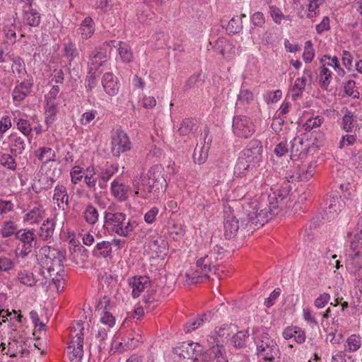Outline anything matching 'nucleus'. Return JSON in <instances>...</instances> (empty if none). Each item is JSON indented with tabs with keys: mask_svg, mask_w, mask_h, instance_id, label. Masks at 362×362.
Segmentation results:
<instances>
[{
	"mask_svg": "<svg viewBox=\"0 0 362 362\" xmlns=\"http://www.w3.org/2000/svg\"><path fill=\"white\" fill-rule=\"evenodd\" d=\"M64 273H65L64 271L63 272H59V273L54 272V273H52L53 276H49L51 279L50 281H52V283L53 284L55 285L56 288L58 292L62 291L64 288V285H65V280L64 279Z\"/></svg>",
	"mask_w": 362,
	"mask_h": 362,
	"instance_id": "47",
	"label": "nucleus"
},
{
	"mask_svg": "<svg viewBox=\"0 0 362 362\" xmlns=\"http://www.w3.org/2000/svg\"><path fill=\"white\" fill-rule=\"evenodd\" d=\"M350 247L353 251H356L362 247V228L354 235Z\"/></svg>",
	"mask_w": 362,
	"mask_h": 362,
	"instance_id": "59",
	"label": "nucleus"
},
{
	"mask_svg": "<svg viewBox=\"0 0 362 362\" xmlns=\"http://www.w3.org/2000/svg\"><path fill=\"white\" fill-rule=\"evenodd\" d=\"M0 163L6 168L12 170H15L17 167L15 159L8 153H2L0 156Z\"/></svg>",
	"mask_w": 362,
	"mask_h": 362,
	"instance_id": "49",
	"label": "nucleus"
},
{
	"mask_svg": "<svg viewBox=\"0 0 362 362\" xmlns=\"http://www.w3.org/2000/svg\"><path fill=\"white\" fill-rule=\"evenodd\" d=\"M261 201L264 207L268 206L267 214L275 215L278 213V209L279 206V200L277 197V192H272L269 194H262L260 197Z\"/></svg>",
	"mask_w": 362,
	"mask_h": 362,
	"instance_id": "18",
	"label": "nucleus"
},
{
	"mask_svg": "<svg viewBox=\"0 0 362 362\" xmlns=\"http://www.w3.org/2000/svg\"><path fill=\"white\" fill-rule=\"evenodd\" d=\"M254 100V95L248 89L241 88L238 95L237 105H248Z\"/></svg>",
	"mask_w": 362,
	"mask_h": 362,
	"instance_id": "45",
	"label": "nucleus"
},
{
	"mask_svg": "<svg viewBox=\"0 0 362 362\" xmlns=\"http://www.w3.org/2000/svg\"><path fill=\"white\" fill-rule=\"evenodd\" d=\"M55 223L52 218H47L43 221L39 230V235L43 240L50 238L54 231Z\"/></svg>",
	"mask_w": 362,
	"mask_h": 362,
	"instance_id": "28",
	"label": "nucleus"
},
{
	"mask_svg": "<svg viewBox=\"0 0 362 362\" xmlns=\"http://www.w3.org/2000/svg\"><path fill=\"white\" fill-rule=\"evenodd\" d=\"M347 348L350 351H355L361 346V338L355 334L351 335L346 340Z\"/></svg>",
	"mask_w": 362,
	"mask_h": 362,
	"instance_id": "55",
	"label": "nucleus"
},
{
	"mask_svg": "<svg viewBox=\"0 0 362 362\" xmlns=\"http://www.w3.org/2000/svg\"><path fill=\"white\" fill-rule=\"evenodd\" d=\"M64 53L69 62V66H71L72 61L78 57L79 54L76 45L71 42L64 45Z\"/></svg>",
	"mask_w": 362,
	"mask_h": 362,
	"instance_id": "41",
	"label": "nucleus"
},
{
	"mask_svg": "<svg viewBox=\"0 0 362 362\" xmlns=\"http://www.w3.org/2000/svg\"><path fill=\"white\" fill-rule=\"evenodd\" d=\"M17 279L21 284L28 286H33L37 282L33 274L27 270L18 272Z\"/></svg>",
	"mask_w": 362,
	"mask_h": 362,
	"instance_id": "36",
	"label": "nucleus"
},
{
	"mask_svg": "<svg viewBox=\"0 0 362 362\" xmlns=\"http://www.w3.org/2000/svg\"><path fill=\"white\" fill-rule=\"evenodd\" d=\"M208 148L204 146L197 145L193 153V159L195 163L201 165L204 163L208 157Z\"/></svg>",
	"mask_w": 362,
	"mask_h": 362,
	"instance_id": "38",
	"label": "nucleus"
},
{
	"mask_svg": "<svg viewBox=\"0 0 362 362\" xmlns=\"http://www.w3.org/2000/svg\"><path fill=\"white\" fill-rule=\"evenodd\" d=\"M12 61V69L13 72L16 71L20 77L26 74L25 63L20 57H13Z\"/></svg>",
	"mask_w": 362,
	"mask_h": 362,
	"instance_id": "50",
	"label": "nucleus"
},
{
	"mask_svg": "<svg viewBox=\"0 0 362 362\" xmlns=\"http://www.w3.org/2000/svg\"><path fill=\"white\" fill-rule=\"evenodd\" d=\"M126 221V215L122 212H105V223L111 226L112 231L120 236L127 237L134 230V224Z\"/></svg>",
	"mask_w": 362,
	"mask_h": 362,
	"instance_id": "5",
	"label": "nucleus"
},
{
	"mask_svg": "<svg viewBox=\"0 0 362 362\" xmlns=\"http://www.w3.org/2000/svg\"><path fill=\"white\" fill-rule=\"evenodd\" d=\"M93 169H86V174L84 175V182L89 188H95L96 185V179L93 177Z\"/></svg>",
	"mask_w": 362,
	"mask_h": 362,
	"instance_id": "63",
	"label": "nucleus"
},
{
	"mask_svg": "<svg viewBox=\"0 0 362 362\" xmlns=\"http://www.w3.org/2000/svg\"><path fill=\"white\" fill-rule=\"evenodd\" d=\"M117 170L118 166L117 165L107 163L100 168L98 177L105 182L109 180Z\"/></svg>",
	"mask_w": 362,
	"mask_h": 362,
	"instance_id": "35",
	"label": "nucleus"
},
{
	"mask_svg": "<svg viewBox=\"0 0 362 362\" xmlns=\"http://www.w3.org/2000/svg\"><path fill=\"white\" fill-rule=\"evenodd\" d=\"M211 317V312L208 311L203 313L202 315L198 316L196 319L192 320L187 322L185 325V331L190 332L192 330L197 329L205 322H209Z\"/></svg>",
	"mask_w": 362,
	"mask_h": 362,
	"instance_id": "24",
	"label": "nucleus"
},
{
	"mask_svg": "<svg viewBox=\"0 0 362 362\" xmlns=\"http://www.w3.org/2000/svg\"><path fill=\"white\" fill-rule=\"evenodd\" d=\"M109 305V299L107 297H103L99 300L97 305V309L98 311L101 310L103 314L100 318L101 322L108 325V327H112L115 323V320L112 313L107 310V306Z\"/></svg>",
	"mask_w": 362,
	"mask_h": 362,
	"instance_id": "17",
	"label": "nucleus"
},
{
	"mask_svg": "<svg viewBox=\"0 0 362 362\" xmlns=\"http://www.w3.org/2000/svg\"><path fill=\"white\" fill-rule=\"evenodd\" d=\"M85 221L90 225L95 224L98 220V212L93 205L86 206L83 212Z\"/></svg>",
	"mask_w": 362,
	"mask_h": 362,
	"instance_id": "40",
	"label": "nucleus"
},
{
	"mask_svg": "<svg viewBox=\"0 0 362 362\" xmlns=\"http://www.w3.org/2000/svg\"><path fill=\"white\" fill-rule=\"evenodd\" d=\"M10 139L13 142L10 149L11 153L16 156L21 154L26 146L25 138L16 134H11Z\"/></svg>",
	"mask_w": 362,
	"mask_h": 362,
	"instance_id": "27",
	"label": "nucleus"
},
{
	"mask_svg": "<svg viewBox=\"0 0 362 362\" xmlns=\"http://www.w3.org/2000/svg\"><path fill=\"white\" fill-rule=\"evenodd\" d=\"M257 354L260 358L279 356V349L276 341L267 332H263L256 341Z\"/></svg>",
	"mask_w": 362,
	"mask_h": 362,
	"instance_id": "6",
	"label": "nucleus"
},
{
	"mask_svg": "<svg viewBox=\"0 0 362 362\" xmlns=\"http://www.w3.org/2000/svg\"><path fill=\"white\" fill-rule=\"evenodd\" d=\"M150 279L146 276H133L129 280V285L132 288V295L134 298L140 296L142 291L150 286Z\"/></svg>",
	"mask_w": 362,
	"mask_h": 362,
	"instance_id": "14",
	"label": "nucleus"
},
{
	"mask_svg": "<svg viewBox=\"0 0 362 362\" xmlns=\"http://www.w3.org/2000/svg\"><path fill=\"white\" fill-rule=\"evenodd\" d=\"M197 130V125L194 122L189 118H185L182 120L178 132L181 136L189 135V134H194Z\"/></svg>",
	"mask_w": 362,
	"mask_h": 362,
	"instance_id": "34",
	"label": "nucleus"
},
{
	"mask_svg": "<svg viewBox=\"0 0 362 362\" xmlns=\"http://www.w3.org/2000/svg\"><path fill=\"white\" fill-rule=\"evenodd\" d=\"M207 341L213 345L206 351L199 343L184 341L174 348V353L193 362H228L223 345L218 344L214 336H209Z\"/></svg>",
	"mask_w": 362,
	"mask_h": 362,
	"instance_id": "1",
	"label": "nucleus"
},
{
	"mask_svg": "<svg viewBox=\"0 0 362 362\" xmlns=\"http://www.w3.org/2000/svg\"><path fill=\"white\" fill-rule=\"evenodd\" d=\"M35 155L38 159L44 163L55 160V153L49 147L40 148L35 151Z\"/></svg>",
	"mask_w": 362,
	"mask_h": 362,
	"instance_id": "33",
	"label": "nucleus"
},
{
	"mask_svg": "<svg viewBox=\"0 0 362 362\" xmlns=\"http://www.w3.org/2000/svg\"><path fill=\"white\" fill-rule=\"evenodd\" d=\"M78 32L83 40H88L92 37L95 32V23L90 16L86 17L81 22Z\"/></svg>",
	"mask_w": 362,
	"mask_h": 362,
	"instance_id": "23",
	"label": "nucleus"
},
{
	"mask_svg": "<svg viewBox=\"0 0 362 362\" xmlns=\"http://www.w3.org/2000/svg\"><path fill=\"white\" fill-rule=\"evenodd\" d=\"M342 200L337 195L333 196L329 199L327 209L329 213L338 214L341 211L342 207Z\"/></svg>",
	"mask_w": 362,
	"mask_h": 362,
	"instance_id": "46",
	"label": "nucleus"
},
{
	"mask_svg": "<svg viewBox=\"0 0 362 362\" xmlns=\"http://www.w3.org/2000/svg\"><path fill=\"white\" fill-rule=\"evenodd\" d=\"M40 262L49 276H53L52 273L64 272V256L62 252L50 246H44L40 250Z\"/></svg>",
	"mask_w": 362,
	"mask_h": 362,
	"instance_id": "3",
	"label": "nucleus"
},
{
	"mask_svg": "<svg viewBox=\"0 0 362 362\" xmlns=\"http://www.w3.org/2000/svg\"><path fill=\"white\" fill-rule=\"evenodd\" d=\"M214 254L206 255L204 257L199 259L196 263L197 267L205 274V276L207 278H209L207 273L211 272L213 269H214V272L216 273L218 269V265L214 264V261H212V257H214Z\"/></svg>",
	"mask_w": 362,
	"mask_h": 362,
	"instance_id": "21",
	"label": "nucleus"
},
{
	"mask_svg": "<svg viewBox=\"0 0 362 362\" xmlns=\"http://www.w3.org/2000/svg\"><path fill=\"white\" fill-rule=\"evenodd\" d=\"M119 47L118 49L119 54L124 62H130L132 59V53L131 52L130 47L129 45L122 43V42H119Z\"/></svg>",
	"mask_w": 362,
	"mask_h": 362,
	"instance_id": "48",
	"label": "nucleus"
},
{
	"mask_svg": "<svg viewBox=\"0 0 362 362\" xmlns=\"http://www.w3.org/2000/svg\"><path fill=\"white\" fill-rule=\"evenodd\" d=\"M315 56L314 49L313 48V43L310 40L305 42L304 52L303 54V58L305 63H310L312 62Z\"/></svg>",
	"mask_w": 362,
	"mask_h": 362,
	"instance_id": "53",
	"label": "nucleus"
},
{
	"mask_svg": "<svg viewBox=\"0 0 362 362\" xmlns=\"http://www.w3.org/2000/svg\"><path fill=\"white\" fill-rule=\"evenodd\" d=\"M262 146L258 140H251L247 147L240 153L245 159L252 163H258L262 160Z\"/></svg>",
	"mask_w": 362,
	"mask_h": 362,
	"instance_id": "12",
	"label": "nucleus"
},
{
	"mask_svg": "<svg viewBox=\"0 0 362 362\" xmlns=\"http://www.w3.org/2000/svg\"><path fill=\"white\" fill-rule=\"evenodd\" d=\"M16 238L18 240L15 250L16 257H25L37 245V237L32 230L23 228L17 230Z\"/></svg>",
	"mask_w": 362,
	"mask_h": 362,
	"instance_id": "4",
	"label": "nucleus"
},
{
	"mask_svg": "<svg viewBox=\"0 0 362 362\" xmlns=\"http://www.w3.org/2000/svg\"><path fill=\"white\" fill-rule=\"evenodd\" d=\"M323 119L320 117L308 119L303 124L305 131H311L313 129L320 127L322 123Z\"/></svg>",
	"mask_w": 362,
	"mask_h": 362,
	"instance_id": "57",
	"label": "nucleus"
},
{
	"mask_svg": "<svg viewBox=\"0 0 362 362\" xmlns=\"http://www.w3.org/2000/svg\"><path fill=\"white\" fill-rule=\"evenodd\" d=\"M111 189L112 194L120 201H125L127 199L128 187L117 180L112 182Z\"/></svg>",
	"mask_w": 362,
	"mask_h": 362,
	"instance_id": "30",
	"label": "nucleus"
},
{
	"mask_svg": "<svg viewBox=\"0 0 362 362\" xmlns=\"http://www.w3.org/2000/svg\"><path fill=\"white\" fill-rule=\"evenodd\" d=\"M96 338L100 339V344L98 348L100 351L105 350L107 349V344L105 340L107 339V330L104 328H99L96 334Z\"/></svg>",
	"mask_w": 362,
	"mask_h": 362,
	"instance_id": "56",
	"label": "nucleus"
},
{
	"mask_svg": "<svg viewBox=\"0 0 362 362\" xmlns=\"http://www.w3.org/2000/svg\"><path fill=\"white\" fill-rule=\"evenodd\" d=\"M291 143V158L292 160L303 158L305 156L311 145L310 140L299 136L293 138Z\"/></svg>",
	"mask_w": 362,
	"mask_h": 362,
	"instance_id": "10",
	"label": "nucleus"
},
{
	"mask_svg": "<svg viewBox=\"0 0 362 362\" xmlns=\"http://www.w3.org/2000/svg\"><path fill=\"white\" fill-rule=\"evenodd\" d=\"M143 341L140 340V339H136L135 336L132 334H129L127 339L124 340V346L125 349L131 350L134 349L139 346V344H142Z\"/></svg>",
	"mask_w": 362,
	"mask_h": 362,
	"instance_id": "54",
	"label": "nucleus"
},
{
	"mask_svg": "<svg viewBox=\"0 0 362 362\" xmlns=\"http://www.w3.org/2000/svg\"><path fill=\"white\" fill-rule=\"evenodd\" d=\"M71 180L74 184L81 181L84 177V173L79 166H74L71 171Z\"/></svg>",
	"mask_w": 362,
	"mask_h": 362,
	"instance_id": "62",
	"label": "nucleus"
},
{
	"mask_svg": "<svg viewBox=\"0 0 362 362\" xmlns=\"http://www.w3.org/2000/svg\"><path fill=\"white\" fill-rule=\"evenodd\" d=\"M243 213L245 217L241 218V225L247 230H255L267 222V208L264 207L260 197L254 198L243 204Z\"/></svg>",
	"mask_w": 362,
	"mask_h": 362,
	"instance_id": "2",
	"label": "nucleus"
},
{
	"mask_svg": "<svg viewBox=\"0 0 362 362\" xmlns=\"http://www.w3.org/2000/svg\"><path fill=\"white\" fill-rule=\"evenodd\" d=\"M236 327L234 325H224L222 327L219 328L216 332L217 335L220 337L228 338L230 336V332L235 331Z\"/></svg>",
	"mask_w": 362,
	"mask_h": 362,
	"instance_id": "58",
	"label": "nucleus"
},
{
	"mask_svg": "<svg viewBox=\"0 0 362 362\" xmlns=\"http://www.w3.org/2000/svg\"><path fill=\"white\" fill-rule=\"evenodd\" d=\"M25 22L30 26H38L40 23V13L34 9L26 11L24 16Z\"/></svg>",
	"mask_w": 362,
	"mask_h": 362,
	"instance_id": "43",
	"label": "nucleus"
},
{
	"mask_svg": "<svg viewBox=\"0 0 362 362\" xmlns=\"http://www.w3.org/2000/svg\"><path fill=\"white\" fill-rule=\"evenodd\" d=\"M214 49L215 52L224 56L226 50L230 52L233 47L229 40L225 38H218L214 45Z\"/></svg>",
	"mask_w": 362,
	"mask_h": 362,
	"instance_id": "39",
	"label": "nucleus"
},
{
	"mask_svg": "<svg viewBox=\"0 0 362 362\" xmlns=\"http://www.w3.org/2000/svg\"><path fill=\"white\" fill-rule=\"evenodd\" d=\"M255 126L251 119L245 115L233 117V132L238 137L248 138L255 132Z\"/></svg>",
	"mask_w": 362,
	"mask_h": 362,
	"instance_id": "9",
	"label": "nucleus"
},
{
	"mask_svg": "<svg viewBox=\"0 0 362 362\" xmlns=\"http://www.w3.org/2000/svg\"><path fill=\"white\" fill-rule=\"evenodd\" d=\"M112 254V243L110 241H101L96 244L93 255L95 257H109Z\"/></svg>",
	"mask_w": 362,
	"mask_h": 362,
	"instance_id": "25",
	"label": "nucleus"
},
{
	"mask_svg": "<svg viewBox=\"0 0 362 362\" xmlns=\"http://www.w3.org/2000/svg\"><path fill=\"white\" fill-rule=\"evenodd\" d=\"M331 79L332 71L325 66V64H323L321 66V71L320 73V83L321 87L327 90V87L330 84Z\"/></svg>",
	"mask_w": 362,
	"mask_h": 362,
	"instance_id": "42",
	"label": "nucleus"
},
{
	"mask_svg": "<svg viewBox=\"0 0 362 362\" xmlns=\"http://www.w3.org/2000/svg\"><path fill=\"white\" fill-rule=\"evenodd\" d=\"M132 142L126 132L119 128L111 136V152L114 156L119 157L122 153L130 151Z\"/></svg>",
	"mask_w": 362,
	"mask_h": 362,
	"instance_id": "8",
	"label": "nucleus"
},
{
	"mask_svg": "<svg viewBox=\"0 0 362 362\" xmlns=\"http://www.w3.org/2000/svg\"><path fill=\"white\" fill-rule=\"evenodd\" d=\"M157 183L149 179L146 175L141 177L140 182H137L135 185V194L144 198L150 199L158 197L161 194H163L165 189H156ZM159 188H160L159 187Z\"/></svg>",
	"mask_w": 362,
	"mask_h": 362,
	"instance_id": "7",
	"label": "nucleus"
},
{
	"mask_svg": "<svg viewBox=\"0 0 362 362\" xmlns=\"http://www.w3.org/2000/svg\"><path fill=\"white\" fill-rule=\"evenodd\" d=\"M106 52L102 48H97L90 54L88 66L90 73L96 71L106 61Z\"/></svg>",
	"mask_w": 362,
	"mask_h": 362,
	"instance_id": "15",
	"label": "nucleus"
},
{
	"mask_svg": "<svg viewBox=\"0 0 362 362\" xmlns=\"http://www.w3.org/2000/svg\"><path fill=\"white\" fill-rule=\"evenodd\" d=\"M248 337V332H237L232 337V344L237 349H242L245 346V339Z\"/></svg>",
	"mask_w": 362,
	"mask_h": 362,
	"instance_id": "44",
	"label": "nucleus"
},
{
	"mask_svg": "<svg viewBox=\"0 0 362 362\" xmlns=\"http://www.w3.org/2000/svg\"><path fill=\"white\" fill-rule=\"evenodd\" d=\"M362 254L360 252H356L353 255H349L351 269L356 276L362 279Z\"/></svg>",
	"mask_w": 362,
	"mask_h": 362,
	"instance_id": "29",
	"label": "nucleus"
},
{
	"mask_svg": "<svg viewBox=\"0 0 362 362\" xmlns=\"http://www.w3.org/2000/svg\"><path fill=\"white\" fill-rule=\"evenodd\" d=\"M53 199L57 202L59 209L64 211L68 209L69 196L64 185H57L55 187Z\"/></svg>",
	"mask_w": 362,
	"mask_h": 362,
	"instance_id": "20",
	"label": "nucleus"
},
{
	"mask_svg": "<svg viewBox=\"0 0 362 362\" xmlns=\"http://www.w3.org/2000/svg\"><path fill=\"white\" fill-rule=\"evenodd\" d=\"M102 84L105 93L110 96L116 95L119 91V81L112 73H105L102 78Z\"/></svg>",
	"mask_w": 362,
	"mask_h": 362,
	"instance_id": "16",
	"label": "nucleus"
},
{
	"mask_svg": "<svg viewBox=\"0 0 362 362\" xmlns=\"http://www.w3.org/2000/svg\"><path fill=\"white\" fill-rule=\"evenodd\" d=\"M269 10H270L271 16H272L274 22L279 25L281 24V21H282V17H284V14L281 12V11L280 10V8H279L278 7H276L275 6H270Z\"/></svg>",
	"mask_w": 362,
	"mask_h": 362,
	"instance_id": "61",
	"label": "nucleus"
},
{
	"mask_svg": "<svg viewBox=\"0 0 362 362\" xmlns=\"http://www.w3.org/2000/svg\"><path fill=\"white\" fill-rule=\"evenodd\" d=\"M355 115L348 109L346 110L342 118V128L347 132H351L357 125L355 120Z\"/></svg>",
	"mask_w": 362,
	"mask_h": 362,
	"instance_id": "32",
	"label": "nucleus"
},
{
	"mask_svg": "<svg viewBox=\"0 0 362 362\" xmlns=\"http://www.w3.org/2000/svg\"><path fill=\"white\" fill-rule=\"evenodd\" d=\"M45 210L42 205L34 206L27 214L26 220L30 223H38L45 218Z\"/></svg>",
	"mask_w": 362,
	"mask_h": 362,
	"instance_id": "31",
	"label": "nucleus"
},
{
	"mask_svg": "<svg viewBox=\"0 0 362 362\" xmlns=\"http://www.w3.org/2000/svg\"><path fill=\"white\" fill-rule=\"evenodd\" d=\"M77 339H73L67 347V354L71 362H81L83 356L81 334H78Z\"/></svg>",
	"mask_w": 362,
	"mask_h": 362,
	"instance_id": "13",
	"label": "nucleus"
},
{
	"mask_svg": "<svg viewBox=\"0 0 362 362\" xmlns=\"http://www.w3.org/2000/svg\"><path fill=\"white\" fill-rule=\"evenodd\" d=\"M288 182H294L299 181H305L303 178V173L300 174L299 170H296V167L294 168L293 171H290L286 175Z\"/></svg>",
	"mask_w": 362,
	"mask_h": 362,
	"instance_id": "60",
	"label": "nucleus"
},
{
	"mask_svg": "<svg viewBox=\"0 0 362 362\" xmlns=\"http://www.w3.org/2000/svg\"><path fill=\"white\" fill-rule=\"evenodd\" d=\"M33 83L23 81L16 86L13 90V99L15 101H22L30 93Z\"/></svg>",
	"mask_w": 362,
	"mask_h": 362,
	"instance_id": "22",
	"label": "nucleus"
},
{
	"mask_svg": "<svg viewBox=\"0 0 362 362\" xmlns=\"http://www.w3.org/2000/svg\"><path fill=\"white\" fill-rule=\"evenodd\" d=\"M146 176L154 180L157 183L156 189H165L167 187V182L163 176V169L161 165H156L151 167L147 174Z\"/></svg>",
	"mask_w": 362,
	"mask_h": 362,
	"instance_id": "19",
	"label": "nucleus"
},
{
	"mask_svg": "<svg viewBox=\"0 0 362 362\" xmlns=\"http://www.w3.org/2000/svg\"><path fill=\"white\" fill-rule=\"evenodd\" d=\"M17 227L15 222L12 221H6L1 229V235L4 238H8L15 234L16 231Z\"/></svg>",
	"mask_w": 362,
	"mask_h": 362,
	"instance_id": "52",
	"label": "nucleus"
},
{
	"mask_svg": "<svg viewBox=\"0 0 362 362\" xmlns=\"http://www.w3.org/2000/svg\"><path fill=\"white\" fill-rule=\"evenodd\" d=\"M252 164L240 155L234 168V175L237 177L245 176L252 168Z\"/></svg>",
	"mask_w": 362,
	"mask_h": 362,
	"instance_id": "26",
	"label": "nucleus"
},
{
	"mask_svg": "<svg viewBox=\"0 0 362 362\" xmlns=\"http://www.w3.org/2000/svg\"><path fill=\"white\" fill-rule=\"evenodd\" d=\"M245 16L246 15L243 13L240 17L232 18L228 23L226 30L233 35L240 33L243 29L241 19Z\"/></svg>",
	"mask_w": 362,
	"mask_h": 362,
	"instance_id": "37",
	"label": "nucleus"
},
{
	"mask_svg": "<svg viewBox=\"0 0 362 362\" xmlns=\"http://www.w3.org/2000/svg\"><path fill=\"white\" fill-rule=\"evenodd\" d=\"M240 228L238 219L233 214L230 207L224 210V236L229 240L236 236Z\"/></svg>",
	"mask_w": 362,
	"mask_h": 362,
	"instance_id": "11",
	"label": "nucleus"
},
{
	"mask_svg": "<svg viewBox=\"0 0 362 362\" xmlns=\"http://www.w3.org/2000/svg\"><path fill=\"white\" fill-rule=\"evenodd\" d=\"M332 362H354V360L344 351H339L332 356Z\"/></svg>",
	"mask_w": 362,
	"mask_h": 362,
	"instance_id": "64",
	"label": "nucleus"
},
{
	"mask_svg": "<svg viewBox=\"0 0 362 362\" xmlns=\"http://www.w3.org/2000/svg\"><path fill=\"white\" fill-rule=\"evenodd\" d=\"M17 127L19 131L28 138V140L30 142V138L29 136L32 132V127L29 121L24 119H19L17 122Z\"/></svg>",
	"mask_w": 362,
	"mask_h": 362,
	"instance_id": "51",
	"label": "nucleus"
}]
</instances>
